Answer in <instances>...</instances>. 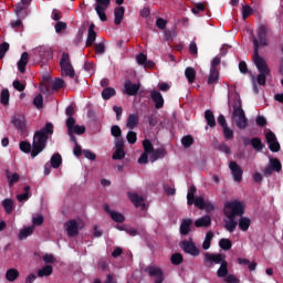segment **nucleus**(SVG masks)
I'll use <instances>...</instances> for the list:
<instances>
[{
	"mask_svg": "<svg viewBox=\"0 0 283 283\" xmlns=\"http://www.w3.org/2000/svg\"><path fill=\"white\" fill-rule=\"evenodd\" d=\"M266 27L261 25L258 31V38L253 36V63L259 72V75L256 77V81L260 85H266V77L271 74V69H269V64H266V60L264 57L260 56V45H263V48H266L269 45L268 39H266Z\"/></svg>",
	"mask_w": 283,
	"mask_h": 283,
	"instance_id": "f257e3e1",
	"label": "nucleus"
},
{
	"mask_svg": "<svg viewBox=\"0 0 283 283\" xmlns=\"http://www.w3.org/2000/svg\"><path fill=\"white\" fill-rule=\"evenodd\" d=\"M52 134H54V124L46 123L42 129L34 133L32 145L29 142L20 143V150L24 154L31 151V158H36L48 147V140Z\"/></svg>",
	"mask_w": 283,
	"mask_h": 283,
	"instance_id": "f03ea898",
	"label": "nucleus"
},
{
	"mask_svg": "<svg viewBox=\"0 0 283 283\" xmlns=\"http://www.w3.org/2000/svg\"><path fill=\"white\" fill-rule=\"evenodd\" d=\"M232 120L237 125L238 129H247L249 127V118L244 109H242V102L237 101L233 105Z\"/></svg>",
	"mask_w": 283,
	"mask_h": 283,
	"instance_id": "7ed1b4c3",
	"label": "nucleus"
},
{
	"mask_svg": "<svg viewBox=\"0 0 283 283\" xmlns=\"http://www.w3.org/2000/svg\"><path fill=\"white\" fill-rule=\"evenodd\" d=\"M224 207L227 218H242L244 216L245 206L240 200L228 201Z\"/></svg>",
	"mask_w": 283,
	"mask_h": 283,
	"instance_id": "20e7f679",
	"label": "nucleus"
},
{
	"mask_svg": "<svg viewBox=\"0 0 283 283\" xmlns=\"http://www.w3.org/2000/svg\"><path fill=\"white\" fill-rule=\"evenodd\" d=\"M60 67L62 72V76H70V78H74L76 72L74 71V66H72V62L70 61V54L63 53L60 60Z\"/></svg>",
	"mask_w": 283,
	"mask_h": 283,
	"instance_id": "39448f33",
	"label": "nucleus"
},
{
	"mask_svg": "<svg viewBox=\"0 0 283 283\" xmlns=\"http://www.w3.org/2000/svg\"><path fill=\"white\" fill-rule=\"evenodd\" d=\"M109 6H112V0H95V12L103 22L107 21V13L105 11Z\"/></svg>",
	"mask_w": 283,
	"mask_h": 283,
	"instance_id": "423d86ee",
	"label": "nucleus"
},
{
	"mask_svg": "<svg viewBox=\"0 0 283 283\" xmlns=\"http://www.w3.org/2000/svg\"><path fill=\"white\" fill-rule=\"evenodd\" d=\"M180 249L186 252L188 255H192V258H198L200 255V249L196 247L193 239L184 240L179 243Z\"/></svg>",
	"mask_w": 283,
	"mask_h": 283,
	"instance_id": "0eeeda50",
	"label": "nucleus"
},
{
	"mask_svg": "<svg viewBox=\"0 0 283 283\" xmlns=\"http://www.w3.org/2000/svg\"><path fill=\"white\" fill-rule=\"evenodd\" d=\"M145 273H147L149 277H155L154 283L165 282V272H163V269L158 266L149 265L145 268Z\"/></svg>",
	"mask_w": 283,
	"mask_h": 283,
	"instance_id": "6e6552de",
	"label": "nucleus"
},
{
	"mask_svg": "<svg viewBox=\"0 0 283 283\" xmlns=\"http://www.w3.org/2000/svg\"><path fill=\"white\" fill-rule=\"evenodd\" d=\"M223 262H227V260H224L223 254H220V253L211 254L209 252H206L203 254V264H205V266H211L213 263L222 265Z\"/></svg>",
	"mask_w": 283,
	"mask_h": 283,
	"instance_id": "1a4fd4ad",
	"label": "nucleus"
},
{
	"mask_svg": "<svg viewBox=\"0 0 283 283\" xmlns=\"http://www.w3.org/2000/svg\"><path fill=\"white\" fill-rule=\"evenodd\" d=\"M265 139L269 145L270 151H272L273 154H277V151H280V142H277V136H275V133L269 130L265 134Z\"/></svg>",
	"mask_w": 283,
	"mask_h": 283,
	"instance_id": "9d476101",
	"label": "nucleus"
},
{
	"mask_svg": "<svg viewBox=\"0 0 283 283\" xmlns=\"http://www.w3.org/2000/svg\"><path fill=\"white\" fill-rule=\"evenodd\" d=\"M115 147L116 149L112 156L113 160H123V158H125V139L117 138Z\"/></svg>",
	"mask_w": 283,
	"mask_h": 283,
	"instance_id": "9b49d317",
	"label": "nucleus"
},
{
	"mask_svg": "<svg viewBox=\"0 0 283 283\" xmlns=\"http://www.w3.org/2000/svg\"><path fill=\"white\" fill-rule=\"evenodd\" d=\"M229 169L232 174L234 182H242V176L244 174V170H242V167L238 165L235 161L229 163Z\"/></svg>",
	"mask_w": 283,
	"mask_h": 283,
	"instance_id": "f8f14e48",
	"label": "nucleus"
},
{
	"mask_svg": "<svg viewBox=\"0 0 283 283\" xmlns=\"http://www.w3.org/2000/svg\"><path fill=\"white\" fill-rule=\"evenodd\" d=\"M138 92H140V84L133 83L127 80L124 84V94L127 96H137Z\"/></svg>",
	"mask_w": 283,
	"mask_h": 283,
	"instance_id": "ddd939ff",
	"label": "nucleus"
},
{
	"mask_svg": "<svg viewBox=\"0 0 283 283\" xmlns=\"http://www.w3.org/2000/svg\"><path fill=\"white\" fill-rule=\"evenodd\" d=\"M150 98L153 103H155V109H163V107H165V98L159 91H150Z\"/></svg>",
	"mask_w": 283,
	"mask_h": 283,
	"instance_id": "4468645a",
	"label": "nucleus"
},
{
	"mask_svg": "<svg viewBox=\"0 0 283 283\" xmlns=\"http://www.w3.org/2000/svg\"><path fill=\"white\" fill-rule=\"evenodd\" d=\"M128 198L136 208L142 207V211H145V209H147V205H145V198H143L138 193L128 192Z\"/></svg>",
	"mask_w": 283,
	"mask_h": 283,
	"instance_id": "2eb2a0df",
	"label": "nucleus"
},
{
	"mask_svg": "<svg viewBox=\"0 0 283 283\" xmlns=\"http://www.w3.org/2000/svg\"><path fill=\"white\" fill-rule=\"evenodd\" d=\"M41 63H48V61H52L54 59V53L52 49L42 46L38 51Z\"/></svg>",
	"mask_w": 283,
	"mask_h": 283,
	"instance_id": "dca6fc26",
	"label": "nucleus"
},
{
	"mask_svg": "<svg viewBox=\"0 0 283 283\" xmlns=\"http://www.w3.org/2000/svg\"><path fill=\"white\" fill-rule=\"evenodd\" d=\"M96 24L91 23L88 27V33L86 39V48H92L94 45V42L96 41V31H95Z\"/></svg>",
	"mask_w": 283,
	"mask_h": 283,
	"instance_id": "f3484780",
	"label": "nucleus"
},
{
	"mask_svg": "<svg viewBox=\"0 0 283 283\" xmlns=\"http://www.w3.org/2000/svg\"><path fill=\"white\" fill-rule=\"evenodd\" d=\"M66 231L71 238H74V235H78V222H76V220L74 219L69 220L66 222Z\"/></svg>",
	"mask_w": 283,
	"mask_h": 283,
	"instance_id": "a211bd4d",
	"label": "nucleus"
},
{
	"mask_svg": "<svg viewBox=\"0 0 283 283\" xmlns=\"http://www.w3.org/2000/svg\"><path fill=\"white\" fill-rule=\"evenodd\" d=\"M191 224H193V220L186 218L182 219L181 224L179 227V231L181 235H189V232L191 231Z\"/></svg>",
	"mask_w": 283,
	"mask_h": 283,
	"instance_id": "6ab92c4d",
	"label": "nucleus"
},
{
	"mask_svg": "<svg viewBox=\"0 0 283 283\" xmlns=\"http://www.w3.org/2000/svg\"><path fill=\"white\" fill-rule=\"evenodd\" d=\"M12 125L19 129V132H24L25 129V117L21 115H15L11 119Z\"/></svg>",
	"mask_w": 283,
	"mask_h": 283,
	"instance_id": "aec40b11",
	"label": "nucleus"
},
{
	"mask_svg": "<svg viewBox=\"0 0 283 283\" xmlns=\"http://www.w3.org/2000/svg\"><path fill=\"white\" fill-rule=\"evenodd\" d=\"M211 224V217L209 214H206L195 221V227L197 229H207Z\"/></svg>",
	"mask_w": 283,
	"mask_h": 283,
	"instance_id": "412c9836",
	"label": "nucleus"
},
{
	"mask_svg": "<svg viewBox=\"0 0 283 283\" xmlns=\"http://www.w3.org/2000/svg\"><path fill=\"white\" fill-rule=\"evenodd\" d=\"M139 123H140V117H138V114H130L127 117L126 127L128 129H136Z\"/></svg>",
	"mask_w": 283,
	"mask_h": 283,
	"instance_id": "4be33fe9",
	"label": "nucleus"
},
{
	"mask_svg": "<svg viewBox=\"0 0 283 283\" xmlns=\"http://www.w3.org/2000/svg\"><path fill=\"white\" fill-rule=\"evenodd\" d=\"M115 25H120L123 23V18L125 17V7H116L114 10Z\"/></svg>",
	"mask_w": 283,
	"mask_h": 283,
	"instance_id": "5701e85b",
	"label": "nucleus"
},
{
	"mask_svg": "<svg viewBox=\"0 0 283 283\" xmlns=\"http://www.w3.org/2000/svg\"><path fill=\"white\" fill-rule=\"evenodd\" d=\"M7 180L9 182V187H14L17 182H19L21 176L18 172H10V169L6 170Z\"/></svg>",
	"mask_w": 283,
	"mask_h": 283,
	"instance_id": "b1692460",
	"label": "nucleus"
},
{
	"mask_svg": "<svg viewBox=\"0 0 283 283\" xmlns=\"http://www.w3.org/2000/svg\"><path fill=\"white\" fill-rule=\"evenodd\" d=\"M28 59H30V55L28 52H23L21 55V59L18 62V70L21 74L25 73V66L28 65Z\"/></svg>",
	"mask_w": 283,
	"mask_h": 283,
	"instance_id": "393cba45",
	"label": "nucleus"
},
{
	"mask_svg": "<svg viewBox=\"0 0 283 283\" xmlns=\"http://www.w3.org/2000/svg\"><path fill=\"white\" fill-rule=\"evenodd\" d=\"M6 280L7 282H17V280H19V270H17L15 268L7 270Z\"/></svg>",
	"mask_w": 283,
	"mask_h": 283,
	"instance_id": "a878e982",
	"label": "nucleus"
},
{
	"mask_svg": "<svg viewBox=\"0 0 283 283\" xmlns=\"http://www.w3.org/2000/svg\"><path fill=\"white\" fill-rule=\"evenodd\" d=\"M205 118L208 127H211V129H213V127H216V115H213V112L211 109H207L205 112Z\"/></svg>",
	"mask_w": 283,
	"mask_h": 283,
	"instance_id": "bb28decb",
	"label": "nucleus"
},
{
	"mask_svg": "<svg viewBox=\"0 0 283 283\" xmlns=\"http://www.w3.org/2000/svg\"><path fill=\"white\" fill-rule=\"evenodd\" d=\"M218 81H220V72L218 70L210 69L208 85H214V83H218Z\"/></svg>",
	"mask_w": 283,
	"mask_h": 283,
	"instance_id": "cd10ccee",
	"label": "nucleus"
},
{
	"mask_svg": "<svg viewBox=\"0 0 283 283\" xmlns=\"http://www.w3.org/2000/svg\"><path fill=\"white\" fill-rule=\"evenodd\" d=\"M165 156H167V150L160 148L155 149L151 151L150 161L156 163V160L165 158Z\"/></svg>",
	"mask_w": 283,
	"mask_h": 283,
	"instance_id": "c85d7f7f",
	"label": "nucleus"
},
{
	"mask_svg": "<svg viewBox=\"0 0 283 283\" xmlns=\"http://www.w3.org/2000/svg\"><path fill=\"white\" fill-rule=\"evenodd\" d=\"M54 269L52 268V265H44L42 269L38 271V277H50Z\"/></svg>",
	"mask_w": 283,
	"mask_h": 283,
	"instance_id": "c756f323",
	"label": "nucleus"
},
{
	"mask_svg": "<svg viewBox=\"0 0 283 283\" xmlns=\"http://www.w3.org/2000/svg\"><path fill=\"white\" fill-rule=\"evenodd\" d=\"M61 165H63V157H61V154L56 153L51 157V167L59 169Z\"/></svg>",
	"mask_w": 283,
	"mask_h": 283,
	"instance_id": "7c9ffc66",
	"label": "nucleus"
},
{
	"mask_svg": "<svg viewBox=\"0 0 283 283\" xmlns=\"http://www.w3.org/2000/svg\"><path fill=\"white\" fill-rule=\"evenodd\" d=\"M238 226L241 231H249V227H251V219L248 217H241L239 219Z\"/></svg>",
	"mask_w": 283,
	"mask_h": 283,
	"instance_id": "2f4dec72",
	"label": "nucleus"
},
{
	"mask_svg": "<svg viewBox=\"0 0 283 283\" xmlns=\"http://www.w3.org/2000/svg\"><path fill=\"white\" fill-rule=\"evenodd\" d=\"M218 277H227L229 275V263L223 261L217 271Z\"/></svg>",
	"mask_w": 283,
	"mask_h": 283,
	"instance_id": "473e14b6",
	"label": "nucleus"
},
{
	"mask_svg": "<svg viewBox=\"0 0 283 283\" xmlns=\"http://www.w3.org/2000/svg\"><path fill=\"white\" fill-rule=\"evenodd\" d=\"M32 233H34V228L28 227V228L20 230L18 238H19V240H25V238H29V235H32Z\"/></svg>",
	"mask_w": 283,
	"mask_h": 283,
	"instance_id": "72a5a7b5",
	"label": "nucleus"
},
{
	"mask_svg": "<svg viewBox=\"0 0 283 283\" xmlns=\"http://www.w3.org/2000/svg\"><path fill=\"white\" fill-rule=\"evenodd\" d=\"M0 103L1 105H10V91L8 88H3L0 94Z\"/></svg>",
	"mask_w": 283,
	"mask_h": 283,
	"instance_id": "f704fd0d",
	"label": "nucleus"
},
{
	"mask_svg": "<svg viewBox=\"0 0 283 283\" xmlns=\"http://www.w3.org/2000/svg\"><path fill=\"white\" fill-rule=\"evenodd\" d=\"M112 96H116V90L113 87H106L103 90L102 92V98L104 101H109V98H112Z\"/></svg>",
	"mask_w": 283,
	"mask_h": 283,
	"instance_id": "c9c22d12",
	"label": "nucleus"
},
{
	"mask_svg": "<svg viewBox=\"0 0 283 283\" xmlns=\"http://www.w3.org/2000/svg\"><path fill=\"white\" fill-rule=\"evenodd\" d=\"M251 146L253 147L254 151H262V149H264V145L262 144V139H260V137L252 138Z\"/></svg>",
	"mask_w": 283,
	"mask_h": 283,
	"instance_id": "e433bc0d",
	"label": "nucleus"
},
{
	"mask_svg": "<svg viewBox=\"0 0 283 283\" xmlns=\"http://www.w3.org/2000/svg\"><path fill=\"white\" fill-rule=\"evenodd\" d=\"M185 76L188 83H193V81H196V70L191 66L187 67L185 70Z\"/></svg>",
	"mask_w": 283,
	"mask_h": 283,
	"instance_id": "4c0bfd02",
	"label": "nucleus"
},
{
	"mask_svg": "<svg viewBox=\"0 0 283 283\" xmlns=\"http://www.w3.org/2000/svg\"><path fill=\"white\" fill-rule=\"evenodd\" d=\"M185 260L182 254L176 252L170 256V262L174 266H180V263Z\"/></svg>",
	"mask_w": 283,
	"mask_h": 283,
	"instance_id": "58836bf2",
	"label": "nucleus"
},
{
	"mask_svg": "<svg viewBox=\"0 0 283 283\" xmlns=\"http://www.w3.org/2000/svg\"><path fill=\"white\" fill-rule=\"evenodd\" d=\"M228 222H226V229L229 231V233H233L238 227V221H235V218H228Z\"/></svg>",
	"mask_w": 283,
	"mask_h": 283,
	"instance_id": "ea45409f",
	"label": "nucleus"
},
{
	"mask_svg": "<svg viewBox=\"0 0 283 283\" xmlns=\"http://www.w3.org/2000/svg\"><path fill=\"white\" fill-rule=\"evenodd\" d=\"M18 202H25L30 200V186L24 187V193L17 195Z\"/></svg>",
	"mask_w": 283,
	"mask_h": 283,
	"instance_id": "a19ab883",
	"label": "nucleus"
},
{
	"mask_svg": "<svg viewBox=\"0 0 283 283\" xmlns=\"http://www.w3.org/2000/svg\"><path fill=\"white\" fill-rule=\"evenodd\" d=\"M270 167L273 168L276 174H280V171H282V163L277 158L270 159Z\"/></svg>",
	"mask_w": 283,
	"mask_h": 283,
	"instance_id": "79ce46f5",
	"label": "nucleus"
},
{
	"mask_svg": "<svg viewBox=\"0 0 283 283\" xmlns=\"http://www.w3.org/2000/svg\"><path fill=\"white\" fill-rule=\"evenodd\" d=\"M63 87H65V81L61 77L55 78L52 83V90L54 92H59V90H63Z\"/></svg>",
	"mask_w": 283,
	"mask_h": 283,
	"instance_id": "37998d69",
	"label": "nucleus"
},
{
	"mask_svg": "<svg viewBox=\"0 0 283 283\" xmlns=\"http://www.w3.org/2000/svg\"><path fill=\"white\" fill-rule=\"evenodd\" d=\"M219 247L222 249V251H229L231 247H233V243L229 239H220Z\"/></svg>",
	"mask_w": 283,
	"mask_h": 283,
	"instance_id": "c03bdc74",
	"label": "nucleus"
},
{
	"mask_svg": "<svg viewBox=\"0 0 283 283\" xmlns=\"http://www.w3.org/2000/svg\"><path fill=\"white\" fill-rule=\"evenodd\" d=\"M181 145L185 147V149H189L193 145V137L191 135L184 136L181 138Z\"/></svg>",
	"mask_w": 283,
	"mask_h": 283,
	"instance_id": "a18cd8bd",
	"label": "nucleus"
},
{
	"mask_svg": "<svg viewBox=\"0 0 283 283\" xmlns=\"http://www.w3.org/2000/svg\"><path fill=\"white\" fill-rule=\"evenodd\" d=\"M143 148L145 154H151L154 151V145L151 144V140L144 139L143 140Z\"/></svg>",
	"mask_w": 283,
	"mask_h": 283,
	"instance_id": "49530a36",
	"label": "nucleus"
},
{
	"mask_svg": "<svg viewBox=\"0 0 283 283\" xmlns=\"http://www.w3.org/2000/svg\"><path fill=\"white\" fill-rule=\"evenodd\" d=\"M111 218L114 222H119V223L125 222V216L116 211L111 212Z\"/></svg>",
	"mask_w": 283,
	"mask_h": 283,
	"instance_id": "de8ad7c7",
	"label": "nucleus"
},
{
	"mask_svg": "<svg viewBox=\"0 0 283 283\" xmlns=\"http://www.w3.org/2000/svg\"><path fill=\"white\" fill-rule=\"evenodd\" d=\"M2 207L6 211V213H12V209H13V202L12 199H4L2 201Z\"/></svg>",
	"mask_w": 283,
	"mask_h": 283,
	"instance_id": "09e8293b",
	"label": "nucleus"
},
{
	"mask_svg": "<svg viewBox=\"0 0 283 283\" xmlns=\"http://www.w3.org/2000/svg\"><path fill=\"white\" fill-rule=\"evenodd\" d=\"M33 105H34V107H36V109H43V95L38 94L33 98Z\"/></svg>",
	"mask_w": 283,
	"mask_h": 283,
	"instance_id": "8fccbe9b",
	"label": "nucleus"
},
{
	"mask_svg": "<svg viewBox=\"0 0 283 283\" xmlns=\"http://www.w3.org/2000/svg\"><path fill=\"white\" fill-rule=\"evenodd\" d=\"M251 14H253V9L249 4L243 6L242 19L243 20L249 19V17H251Z\"/></svg>",
	"mask_w": 283,
	"mask_h": 283,
	"instance_id": "3c124183",
	"label": "nucleus"
},
{
	"mask_svg": "<svg viewBox=\"0 0 283 283\" xmlns=\"http://www.w3.org/2000/svg\"><path fill=\"white\" fill-rule=\"evenodd\" d=\"M223 130V137L226 138V140H233V129L229 128V126H224L222 128Z\"/></svg>",
	"mask_w": 283,
	"mask_h": 283,
	"instance_id": "603ef678",
	"label": "nucleus"
},
{
	"mask_svg": "<svg viewBox=\"0 0 283 283\" xmlns=\"http://www.w3.org/2000/svg\"><path fill=\"white\" fill-rule=\"evenodd\" d=\"M111 134L115 138H123V137H120V136H123V130L120 129V126H118V125L112 126Z\"/></svg>",
	"mask_w": 283,
	"mask_h": 283,
	"instance_id": "864d4df0",
	"label": "nucleus"
},
{
	"mask_svg": "<svg viewBox=\"0 0 283 283\" xmlns=\"http://www.w3.org/2000/svg\"><path fill=\"white\" fill-rule=\"evenodd\" d=\"M126 140L127 143H129V145H136V140H138V136L136 135L135 132L130 130L127 133Z\"/></svg>",
	"mask_w": 283,
	"mask_h": 283,
	"instance_id": "5fc2aeb1",
	"label": "nucleus"
},
{
	"mask_svg": "<svg viewBox=\"0 0 283 283\" xmlns=\"http://www.w3.org/2000/svg\"><path fill=\"white\" fill-rule=\"evenodd\" d=\"M207 7H205V3L199 2L196 3L195 7L191 9L192 14H200V12H205Z\"/></svg>",
	"mask_w": 283,
	"mask_h": 283,
	"instance_id": "6e6d98bb",
	"label": "nucleus"
},
{
	"mask_svg": "<svg viewBox=\"0 0 283 283\" xmlns=\"http://www.w3.org/2000/svg\"><path fill=\"white\" fill-rule=\"evenodd\" d=\"M95 54H98L102 56V54H105V43L99 42L94 45Z\"/></svg>",
	"mask_w": 283,
	"mask_h": 283,
	"instance_id": "4d7b16f0",
	"label": "nucleus"
},
{
	"mask_svg": "<svg viewBox=\"0 0 283 283\" xmlns=\"http://www.w3.org/2000/svg\"><path fill=\"white\" fill-rule=\"evenodd\" d=\"M8 50H10V44L8 42L0 44V61L6 56Z\"/></svg>",
	"mask_w": 283,
	"mask_h": 283,
	"instance_id": "13d9d810",
	"label": "nucleus"
},
{
	"mask_svg": "<svg viewBox=\"0 0 283 283\" xmlns=\"http://www.w3.org/2000/svg\"><path fill=\"white\" fill-rule=\"evenodd\" d=\"M85 126L84 125H75L74 128H72V134H76L77 136H81L85 134Z\"/></svg>",
	"mask_w": 283,
	"mask_h": 283,
	"instance_id": "bf43d9fd",
	"label": "nucleus"
},
{
	"mask_svg": "<svg viewBox=\"0 0 283 283\" xmlns=\"http://www.w3.org/2000/svg\"><path fill=\"white\" fill-rule=\"evenodd\" d=\"M63 30H67V23L59 21L55 24V32L57 34H61V32H63Z\"/></svg>",
	"mask_w": 283,
	"mask_h": 283,
	"instance_id": "052dcab7",
	"label": "nucleus"
},
{
	"mask_svg": "<svg viewBox=\"0 0 283 283\" xmlns=\"http://www.w3.org/2000/svg\"><path fill=\"white\" fill-rule=\"evenodd\" d=\"M76 126V119L74 117H67L66 119V129L67 132H72V129Z\"/></svg>",
	"mask_w": 283,
	"mask_h": 283,
	"instance_id": "680f3d73",
	"label": "nucleus"
},
{
	"mask_svg": "<svg viewBox=\"0 0 283 283\" xmlns=\"http://www.w3.org/2000/svg\"><path fill=\"white\" fill-rule=\"evenodd\" d=\"M13 87L17 90V92H24L25 90V84L21 83V81L15 80L13 81Z\"/></svg>",
	"mask_w": 283,
	"mask_h": 283,
	"instance_id": "e2e57ef3",
	"label": "nucleus"
},
{
	"mask_svg": "<svg viewBox=\"0 0 283 283\" xmlns=\"http://www.w3.org/2000/svg\"><path fill=\"white\" fill-rule=\"evenodd\" d=\"M203 210H206V213H211V211L216 210V205H213L211 201H206Z\"/></svg>",
	"mask_w": 283,
	"mask_h": 283,
	"instance_id": "0e129e2a",
	"label": "nucleus"
},
{
	"mask_svg": "<svg viewBox=\"0 0 283 283\" xmlns=\"http://www.w3.org/2000/svg\"><path fill=\"white\" fill-rule=\"evenodd\" d=\"M83 155L84 157L87 158V160H96V154H94L92 150L90 149H84L83 150Z\"/></svg>",
	"mask_w": 283,
	"mask_h": 283,
	"instance_id": "69168bd1",
	"label": "nucleus"
},
{
	"mask_svg": "<svg viewBox=\"0 0 283 283\" xmlns=\"http://www.w3.org/2000/svg\"><path fill=\"white\" fill-rule=\"evenodd\" d=\"M136 61L138 65H145V63H147V55L140 53L136 56Z\"/></svg>",
	"mask_w": 283,
	"mask_h": 283,
	"instance_id": "338daca9",
	"label": "nucleus"
},
{
	"mask_svg": "<svg viewBox=\"0 0 283 283\" xmlns=\"http://www.w3.org/2000/svg\"><path fill=\"white\" fill-rule=\"evenodd\" d=\"M224 282H227V283H240V281L238 280V277H235V275H233V274H229V275L226 277Z\"/></svg>",
	"mask_w": 283,
	"mask_h": 283,
	"instance_id": "774afa93",
	"label": "nucleus"
}]
</instances>
